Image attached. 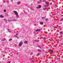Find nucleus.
Masks as SVG:
<instances>
[{
  "instance_id": "nucleus-2",
  "label": "nucleus",
  "mask_w": 63,
  "mask_h": 63,
  "mask_svg": "<svg viewBox=\"0 0 63 63\" xmlns=\"http://www.w3.org/2000/svg\"><path fill=\"white\" fill-rule=\"evenodd\" d=\"M41 7H42L41 5H38V7H37V8L38 9H40V8H41Z\"/></svg>"
},
{
  "instance_id": "nucleus-16",
  "label": "nucleus",
  "mask_w": 63,
  "mask_h": 63,
  "mask_svg": "<svg viewBox=\"0 0 63 63\" xmlns=\"http://www.w3.org/2000/svg\"><path fill=\"white\" fill-rule=\"evenodd\" d=\"M20 2H17V5H19V4H20Z\"/></svg>"
},
{
  "instance_id": "nucleus-35",
  "label": "nucleus",
  "mask_w": 63,
  "mask_h": 63,
  "mask_svg": "<svg viewBox=\"0 0 63 63\" xmlns=\"http://www.w3.org/2000/svg\"><path fill=\"white\" fill-rule=\"evenodd\" d=\"M17 46L16 45H15V46L16 47Z\"/></svg>"
},
{
  "instance_id": "nucleus-18",
  "label": "nucleus",
  "mask_w": 63,
  "mask_h": 63,
  "mask_svg": "<svg viewBox=\"0 0 63 63\" xmlns=\"http://www.w3.org/2000/svg\"><path fill=\"white\" fill-rule=\"evenodd\" d=\"M8 14H7V13H6L5 14V16H8Z\"/></svg>"
},
{
  "instance_id": "nucleus-31",
  "label": "nucleus",
  "mask_w": 63,
  "mask_h": 63,
  "mask_svg": "<svg viewBox=\"0 0 63 63\" xmlns=\"http://www.w3.org/2000/svg\"><path fill=\"white\" fill-rule=\"evenodd\" d=\"M38 47H40V48H41V47H40V46H38Z\"/></svg>"
},
{
  "instance_id": "nucleus-28",
  "label": "nucleus",
  "mask_w": 63,
  "mask_h": 63,
  "mask_svg": "<svg viewBox=\"0 0 63 63\" xmlns=\"http://www.w3.org/2000/svg\"><path fill=\"white\" fill-rule=\"evenodd\" d=\"M36 55H37V56H39V54L38 53Z\"/></svg>"
},
{
  "instance_id": "nucleus-32",
  "label": "nucleus",
  "mask_w": 63,
  "mask_h": 63,
  "mask_svg": "<svg viewBox=\"0 0 63 63\" xmlns=\"http://www.w3.org/2000/svg\"><path fill=\"white\" fill-rule=\"evenodd\" d=\"M3 2H4V3H5V1H4Z\"/></svg>"
},
{
  "instance_id": "nucleus-19",
  "label": "nucleus",
  "mask_w": 63,
  "mask_h": 63,
  "mask_svg": "<svg viewBox=\"0 0 63 63\" xmlns=\"http://www.w3.org/2000/svg\"><path fill=\"white\" fill-rule=\"evenodd\" d=\"M37 50L39 51V52H41V50H39L38 49Z\"/></svg>"
},
{
  "instance_id": "nucleus-9",
  "label": "nucleus",
  "mask_w": 63,
  "mask_h": 63,
  "mask_svg": "<svg viewBox=\"0 0 63 63\" xmlns=\"http://www.w3.org/2000/svg\"><path fill=\"white\" fill-rule=\"evenodd\" d=\"M24 43L25 44H26L27 43V41H25L24 42Z\"/></svg>"
},
{
  "instance_id": "nucleus-20",
  "label": "nucleus",
  "mask_w": 63,
  "mask_h": 63,
  "mask_svg": "<svg viewBox=\"0 0 63 63\" xmlns=\"http://www.w3.org/2000/svg\"><path fill=\"white\" fill-rule=\"evenodd\" d=\"M34 41L35 42H38V40H34Z\"/></svg>"
},
{
  "instance_id": "nucleus-12",
  "label": "nucleus",
  "mask_w": 63,
  "mask_h": 63,
  "mask_svg": "<svg viewBox=\"0 0 63 63\" xmlns=\"http://www.w3.org/2000/svg\"><path fill=\"white\" fill-rule=\"evenodd\" d=\"M47 9V8H43V10H46Z\"/></svg>"
},
{
  "instance_id": "nucleus-37",
  "label": "nucleus",
  "mask_w": 63,
  "mask_h": 63,
  "mask_svg": "<svg viewBox=\"0 0 63 63\" xmlns=\"http://www.w3.org/2000/svg\"><path fill=\"white\" fill-rule=\"evenodd\" d=\"M24 13H26V12H24Z\"/></svg>"
},
{
  "instance_id": "nucleus-26",
  "label": "nucleus",
  "mask_w": 63,
  "mask_h": 63,
  "mask_svg": "<svg viewBox=\"0 0 63 63\" xmlns=\"http://www.w3.org/2000/svg\"><path fill=\"white\" fill-rule=\"evenodd\" d=\"M4 12H6V10H4Z\"/></svg>"
},
{
  "instance_id": "nucleus-24",
  "label": "nucleus",
  "mask_w": 63,
  "mask_h": 63,
  "mask_svg": "<svg viewBox=\"0 0 63 63\" xmlns=\"http://www.w3.org/2000/svg\"><path fill=\"white\" fill-rule=\"evenodd\" d=\"M33 54V52H32L30 54V55H32V54Z\"/></svg>"
},
{
  "instance_id": "nucleus-6",
  "label": "nucleus",
  "mask_w": 63,
  "mask_h": 63,
  "mask_svg": "<svg viewBox=\"0 0 63 63\" xmlns=\"http://www.w3.org/2000/svg\"><path fill=\"white\" fill-rule=\"evenodd\" d=\"M0 17H1V18H4V16L3 15H0Z\"/></svg>"
},
{
  "instance_id": "nucleus-1",
  "label": "nucleus",
  "mask_w": 63,
  "mask_h": 63,
  "mask_svg": "<svg viewBox=\"0 0 63 63\" xmlns=\"http://www.w3.org/2000/svg\"><path fill=\"white\" fill-rule=\"evenodd\" d=\"M23 44V42H22V41H21L20 42L18 46L20 47L21 46H22V45Z\"/></svg>"
},
{
  "instance_id": "nucleus-4",
  "label": "nucleus",
  "mask_w": 63,
  "mask_h": 63,
  "mask_svg": "<svg viewBox=\"0 0 63 63\" xmlns=\"http://www.w3.org/2000/svg\"><path fill=\"white\" fill-rule=\"evenodd\" d=\"M13 12L15 14V15H18V13H17V12L16 11H13Z\"/></svg>"
},
{
  "instance_id": "nucleus-27",
  "label": "nucleus",
  "mask_w": 63,
  "mask_h": 63,
  "mask_svg": "<svg viewBox=\"0 0 63 63\" xmlns=\"http://www.w3.org/2000/svg\"><path fill=\"white\" fill-rule=\"evenodd\" d=\"M12 40V39H10L9 40V41H11Z\"/></svg>"
},
{
  "instance_id": "nucleus-3",
  "label": "nucleus",
  "mask_w": 63,
  "mask_h": 63,
  "mask_svg": "<svg viewBox=\"0 0 63 63\" xmlns=\"http://www.w3.org/2000/svg\"><path fill=\"white\" fill-rule=\"evenodd\" d=\"M50 52L51 53H52L51 54H52V53H54V52H53V50H52L50 49L49 50Z\"/></svg>"
},
{
  "instance_id": "nucleus-25",
  "label": "nucleus",
  "mask_w": 63,
  "mask_h": 63,
  "mask_svg": "<svg viewBox=\"0 0 63 63\" xmlns=\"http://www.w3.org/2000/svg\"><path fill=\"white\" fill-rule=\"evenodd\" d=\"M44 40H46V37H44L43 38Z\"/></svg>"
},
{
  "instance_id": "nucleus-29",
  "label": "nucleus",
  "mask_w": 63,
  "mask_h": 63,
  "mask_svg": "<svg viewBox=\"0 0 63 63\" xmlns=\"http://www.w3.org/2000/svg\"><path fill=\"white\" fill-rule=\"evenodd\" d=\"M42 19H43V18H45V17H42Z\"/></svg>"
},
{
  "instance_id": "nucleus-8",
  "label": "nucleus",
  "mask_w": 63,
  "mask_h": 63,
  "mask_svg": "<svg viewBox=\"0 0 63 63\" xmlns=\"http://www.w3.org/2000/svg\"><path fill=\"white\" fill-rule=\"evenodd\" d=\"M40 24L41 25H43V22H40Z\"/></svg>"
},
{
  "instance_id": "nucleus-13",
  "label": "nucleus",
  "mask_w": 63,
  "mask_h": 63,
  "mask_svg": "<svg viewBox=\"0 0 63 63\" xmlns=\"http://www.w3.org/2000/svg\"><path fill=\"white\" fill-rule=\"evenodd\" d=\"M46 4H47V5H48V4H49V2H46Z\"/></svg>"
},
{
  "instance_id": "nucleus-7",
  "label": "nucleus",
  "mask_w": 63,
  "mask_h": 63,
  "mask_svg": "<svg viewBox=\"0 0 63 63\" xmlns=\"http://www.w3.org/2000/svg\"><path fill=\"white\" fill-rule=\"evenodd\" d=\"M6 40V38H4L3 39L1 40L2 41H5Z\"/></svg>"
},
{
  "instance_id": "nucleus-10",
  "label": "nucleus",
  "mask_w": 63,
  "mask_h": 63,
  "mask_svg": "<svg viewBox=\"0 0 63 63\" xmlns=\"http://www.w3.org/2000/svg\"><path fill=\"white\" fill-rule=\"evenodd\" d=\"M7 30H8V31L9 32H11V30H10L9 29H7Z\"/></svg>"
},
{
  "instance_id": "nucleus-38",
  "label": "nucleus",
  "mask_w": 63,
  "mask_h": 63,
  "mask_svg": "<svg viewBox=\"0 0 63 63\" xmlns=\"http://www.w3.org/2000/svg\"><path fill=\"white\" fill-rule=\"evenodd\" d=\"M56 28V27H55V28Z\"/></svg>"
},
{
  "instance_id": "nucleus-34",
  "label": "nucleus",
  "mask_w": 63,
  "mask_h": 63,
  "mask_svg": "<svg viewBox=\"0 0 63 63\" xmlns=\"http://www.w3.org/2000/svg\"><path fill=\"white\" fill-rule=\"evenodd\" d=\"M11 63V62L10 61H9L8 62V63Z\"/></svg>"
},
{
  "instance_id": "nucleus-5",
  "label": "nucleus",
  "mask_w": 63,
  "mask_h": 63,
  "mask_svg": "<svg viewBox=\"0 0 63 63\" xmlns=\"http://www.w3.org/2000/svg\"><path fill=\"white\" fill-rule=\"evenodd\" d=\"M40 30H40V29H39L37 30H36L35 31L36 32H40Z\"/></svg>"
},
{
  "instance_id": "nucleus-33",
  "label": "nucleus",
  "mask_w": 63,
  "mask_h": 63,
  "mask_svg": "<svg viewBox=\"0 0 63 63\" xmlns=\"http://www.w3.org/2000/svg\"><path fill=\"white\" fill-rule=\"evenodd\" d=\"M18 35V34L17 33H16V35Z\"/></svg>"
},
{
  "instance_id": "nucleus-30",
  "label": "nucleus",
  "mask_w": 63,
  "mask_h": 63,
  "mask_svg": "<svg viewBox=\"0 0 63 63\" xmlns=\"http://www.w3.org/2000/svg\"><path fill=\"white\" fill-rule=\"evenodd\" d=\"M57 41H58V42L59 41V39H58L57 40Z\"/></svg>"
},
{
  "instance_id": "nucleus-15",
  "label": "nucleus",
  "mask_w": 63,
  "mask_h": 63,
  "mask_svg": "<svg viewBox=\"0 0 63 63\" xmlns=\"http://www.w3.org/2000/svg\"><path fill=\"white\" fill-rule=\"evenodd\" d=\"M46 21H47H47H48V19L47 18L46 19Z\"/></svg>"
},
{
  "instance_id": "nucleus-11",
  "label": "nucleus",
  "mask_w": 63,
  "mask_h": 63,
  "mask_svg": "<svg viewBox=\"0 0 63 63\" xmlns=\"http://www.w3.org/2000/svg\"><path fill=\"white\" fill-rule=\"evenodd\" d=\"M48 6H49L48 4H47V5H44V6L45 7H47Z\"/></svg>"
},
{
  "instance_id": "nucleus-40",
  "label": "nucleus",
  "mask_w": 63,
  "mask_h": 63,
  "mask_svg": "<svg viewBox=\"0 0 63 63\" xmlns=\"http://www.w3.org/2000/svg\"><path fill=\"white\" fill-rule=\"evenodd\" d=\"M7 3H8V1H7Z\"/></svg>"
},
{
  "instance_id": "nucleus-21",
  "label": "nucleus",
  "mask_w": 63,
  "mask_h": 63,
  "mask_svg": "<svg viewBox=\"0 0 63 63\" xmlns=\"http://www.w3.org/2000/svg\"><path fill=\"white\" fill-rule=\"evenodd\" d=\"M60 35H62V32H60Z\"/></svg>"
},
{
  "instance_id": "nucleus-17",
  "label": "nucleus",
  "mask_w": 63,
  "mask_h": 63,
  "mask_svg": "<svg viewBox=\"0 0 63 63\" xmlns=\"http://www.w3.org/2000/svg\"><path fill=\"white\" fill-rule=\"evenodd\" d=\"M4 20L6 22H7V20H6V19H4Z\"/></svg>"
},
{
  "instance_id": "nucleus-39",
  "label": "nucleus",
  "mask_w": 63,
  "mask_h": 63,
  "mask_svg": "<svg viewBox=\"0 0 63 63\" xmlns=\"http://www.w3.org/2000/svg\"><path fill=\"white\" fill-rule=\"evenodd\" d=\"M11 1H13V0H11Z\"/></svg>"
},
{
  "instance_id": "nucleus-14",
  "label": "nucleus",
  "mask_w": 63,
  "mask_h": 63,
  "mask_svg": "<svg viewBox=\"0 0 63 63\" xmlns=\"http://www.w3.org/2000/svg\"><path fill=\"white\" fill-rule=\"evenodd\" d=\"M16 15V17H19V16H18V14H17Z\"/></svg>"
},
{
  "instance_id": "nucleus-22",
  "label": "nucleus",
  "mask_w": 63,
  "mask_h": 63,
  "mask_svg": "<svg viewBox=\"0 0 63 63\" xmlns=\"http://www.w3.org/2000/svg\"><path fill=\"white\" fill-rule=\"evenodd\" d=\"M15 37H17V35H14Z\"/></svg>"
},
{
  "instance_id": "nucleus-36",
  "label": "nucleus",
  "mask_w": 63,
  "mask_h": 63,
  "mask_svg": "<svg viewBox=\"0 0 63 63\" xmlns=\"http://www.w3.org/2000/svg\"><path fill=\"white\" fill-rule=\"evenodd\" d=\"M40 1H42V0H39Z\"/></svg>"
},
{
  "instance_id": "nucleus-23",
  "label": "nucleus",
  "mask_w": 63,
  "mask_h": 63,
  "mask_svg": "<svg viewBox=\"0 0 63 63\" xmlns=\"http://www.w3.org/2000/svg\"><path fill=\"white\" fill-rule=\"evenodd\" d=\"M37 3H39V4H40V3H41V2L40 1H38Z\"/></svg>"
}]
</instances>
